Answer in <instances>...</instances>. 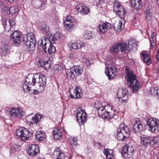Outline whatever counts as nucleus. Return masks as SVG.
<instances>
[{"mask_svg": "<svg viewBox=\"0 0 159 159\" xmlns=\"http://www.w3.org/2000/svg\"><path fill=\"white\" fill-rule=\"evenodd\" d=\"M46 76L39 73L34 74L33 76H28L25 80V84L33 86L36 84V89L34 90L35 94L41 93L43 90L46 84Z\"/></svg>", "mask_w": 159, "mask_h": 159, "instance_id": "f257e3e1", "label": "nucleus"}, {"mask_svg": "<svg viewBox=\"0 0 159 159\" xmlns=\"http://www.w3.org/2000/svg\"><path fill=\"white\" fill-rule=\"evenodd\" d=\"M137 42L134 40H130L128 44L119 43L112 46L111 50L115 53L120 51L122 54L127 53L132 50L135 46H137Z\"/></svg>", "mask_w": 159, "mask_h": 159, "instance_id": "f03ea898", "label": "nucleus"}, {"mask_svg": "<svg viewBox=\"0 0 159 159\" xmlns=\"http://www.w3.org/2000/svg\"><path fill=\"white\" fill-rule=\"evenodd\" d=\"M113 10L121 18L120 20L116 21L114 25V28L117 31H120L123 26L122 22L124 21L123 18L125 17L126 13L125 9L122 6L120 5L119 2H115L113 6Z\"/></svg>", "mask_w": 159, "mask_h": 159, "instance_id": "7ed1b4c3", "label": "nucleus"}, {"mask_svg": "<svg viewBox=\"0 0 159 159\" xmlns=\"http://www.w3.org/2000/svg\"><path fill=\"white\" fill-rule=\"evenodd\" d=\"M125 73L127 77L128 84L131 87L134 93L137 92L138 89L139 83L136 79V76L128 66L125 68Z\"/></svg>", "mask_w": 159, "mask_h": 159, "instance_id": "20e7f679", "label": "nucleus"}, {"mask_svg": "<svg viewBox=\"0 0 159 159\" xmlns=\"http://www.w3.org/2000/svg\"><path fill=\"white\" fill-rule=\"evenodd\" d=\"M10 24V28L11 31L13 32L10 35V39H12L14 45L16 46H20V39L21 38L20 32L18 30L13 31V30L15 27V22L14 19H12L11 20L8 19Z\"/></svg>", "mask_w": 159, "mask_h": 159, "instance_id": "39448f33", "label": "nucleus"}, {"mask_svg": "<svg viewBox=\"0 0 159 159\" xmlns=\"http://www.w3.org/2000/svg\"><path fill=\"white\" fill-rule=\"evenodd\" d=\"M24 44L28 49V52L31 54L34 52L36 46V39L33 34L30 33L25 37L23 40Z\"/></svg>", "mask_w": 159, "mask_h": 159, "instance_id": "423d86ee", "label": "nucleus"}, {"mask_svg": "<svg viewBox=\"0 0 159 159\" xmlns=\"http://www.w3.org/2000/svg\"><path fill=\"white\" fill-rule=\"evenodd\" d=\"M95 108L98 111V115L102 118L110 117L111 118L110 113L113 110V107L110 105L99 107H95Z\"/></svg>", "mask_w": 159, "mask_h": 159, "instance_id": "0eeeda50", "label": "nucleus"}, {"mask_svg": "<svg viewBox=\"0 0 159 159\" xmlns=\"http://www.w3.org/2000/svg\"><path fill=\"white\" fill-rule=\"evenodd\" d=\"M146 121V127L152 133H157L159 131V120L154 118H148Z\"/></svg>", "mask_w": 159, "mask_h": 159, "instance_id": "6e6552de", "label": "nucleus"}, {"mask_svg": "<svg viewBox=\"0 0 159 159\" xmlns=\"http://www.w3.org/2000/svg\"><path fill=\"white\" fill-rule=\"evenodd\" d=\"M129 128L125 125L121 124L117 130V138L119 141L126 140L129 137Z\"/></svg>", "mask_w": 159, "mask_h": 159, "instance_id": "1a4fd4ad", "label": "nucleus"}, {"mask_svg": "<svg viewBox=\"0 0 159 159\" xmlns=\"http://www.w3.org/2000/svg\"><path fill=\"white\" fill-rule=\"evenodd\" d=\"M16 135L21 137L24 141H27L32 139L33 133L30 132L25 128L20 127L16 130Z\"/></svg>", "mask_w": 159, "mask_h": 159, "instance_id": "9d476101", "label": "nucleus"}, {"mask_svg": "<svg viewBox=\"0 0 159 159\" xmlns=\"http://www.w3.org/2000/svg\"><path fill=\"white\" fill-rule=\"evenodd\" d=\"M84 43L79 39L69 42L67 44V46L69 50L73 51L75 50L81 49L85 46Z\"/></svg>", "mask_w": 159, "mask_h": 159, "instance_id": "9b49d317", "label": "nucleus"}, {"mask_svg": "<svg viewBox=\"0 0 159 159\" xmlns=\"http://www.w3.org/2000/svg\"><path fill=\"white\" fill-rule=\"evenodd\" d=\"M134 148L131 144H128L125 146L122 150L121 154L123 157L127 158L133 155Z\"/></svg>", "mask_w": 159, "mask_h": 159, "instance_id": "f8f14e48", "label": "nucleus"}, {"mask_svg": "<svg viewBox=\"0 0 159 159\" xmlns=\"http://www.w3.org/2000/svg\"><path fill=\"white\" fill-rule=\"evenodd\" d=\"M7 113L10 116H17L19 118L20 117L24 115V113L19 108H13L7 110Z\"/></svg>", "mask_w": 159, "mask_h": 159, "instance_id": "ddd939ff", "label": "nucleus"}, {"mask_svg": "<svg viewBox=\"0 0 159 159\" xmlns=\"http://www.w3.org/2000/svg\"><path fill=\"white\" fill-rule=\"evenodd\" d=\"M33 114H31L29 115L27 117V119L31 118V121H27V124L29 125L30 126L33 127V125H36L41 120L42 116L41 115L39 114H37L34 116H32Z\"/></svg>", "mask_w": 159, "mask_h": 159, "instance_id": "4468645a", "label": "nucleus"}, {"mask_svg": "<svg viewBox=\"0 0 159 159\" xmlns=\"http://www.w3.org/2000/svg\"><path fill=\"white\" fill-rule=\"evenodd\" d=\"M116 70L113 66L108 65L106 66L105 73L109 80L113 79L116 74Z\"/></svg>", "mask_w": 159, "mask_h": 159, "instance_id": "2eb2a0df", "label": "nucleus"}, {"mask_svg": "<svg viewBox=\"0 0 159 159\" xmlns=\"http://www.w3.org/2000/svg\"><path fill=\"white\" fill-rule=\"evenodd\" d=\"M39 148L36 144L30 145L27 150V153L31 157H34L39 152Z\"/></svg>", "mask_w": 159, "mask_h": 159, "instance_id": "dca6fc26", "label": "nucleus"}, {"mask_svg": "<svg viewBox=\"0 0 159 159\" xmlns=\"http://www.w3.org/2000/svg\"><path fill=\"white\" fill-rule=\"evenodd\" d=\"M87 115L81 110H77L76 114V120L80 125H83L86 121Z\"/></svg>", "mask_w": 159, "mask_h": 159, "instance_id": "f3484780", "label": "nucleus"}, {"mask_svg": "<svg viewBox=\"0 0 159 159\" xmlns=\"http://www.w3.org/2000/svg\"><path fill=\"white\" fill-rule=\"evenodd\" d=\"M112 25L110 23L106 22L104 23L98 25L99 31L102 33L106 32L108 29L112 28Z\"/></svg>", "mask_w": 159, "mask_h": 159, "instance_id": "a211bd4d", "label": "nucleus"}, {"mask_svg": "<svg viewBox=\"0 0 159 159\" xmlns=\"http://www.w3.org/2000/svg\"><path fill=\"white\" fill-rule=\"evenodd\" d=\"M76 9L82 15H87L89 12V8L84 5H77Z\"/></svg>", "mask_w": 159, "mask_h": 159, "instance_id": "6ab92c4d", "label": "nucleus"}, {"mask_svg": "<svg viewBox=\"0 0 159 159\" xmlns=\"http://www.w3.org/2000/svg\"><path fill=\"white\" fill-rule=\"evenodd\" d=\"M79 90L80 91V88L79 87H76L73 90L72 92H70L71 98L76 99L80 98L82 94L81 92H80Z\"/></svg>", "mask_w": 159, "mask_h": 159, "instance_id": "aec40b11", "label": "nucleus"}, {"mask_svg": "<svg viewBox=\"0 0 159 159\" xmlns=\"http://www.w3.org/2000/svg\"><path fill=\"white\" fill-rule=\"evenodd\" d=\"M53 134L54 138L56 140L61 139L63 133L59 127L55 128L53 131Z\"/></svg>", "mask_w": 159, "mask_h": 159, "instance_id": "412c9836", "label": "nucleus"}, {"mask_svg": "<svg viewBox=\"0 0 159 159\" xmlns=\"http://www.w3.org/2000/svg\"><path fill=\"white\" fill-rule=\"evenodd\" d=\"M131 3L133 7L137 10L142 7V0H131Z\"/></svg>", "mask_w": 159, "mask_h": 159, "instance_id": "4be33fe9", "label": "nucleus"}, {"mask_svg": "<svg viewBox=\"0 0 159 159\" xmlns=\"http://www.w3.org/2000/svg\"><path fill=\"white\" fill-rule=\"evenodd\" d=\"M72 70H73L76 77L82 74L83 72V69L82 67L76 65L72 67Z\"/></svg>", "mask_w": 159, "mask_h": 159, "instance_id": "5701e85b", "label": "nucleus"}, {"mask_svg": "<svg viewBox=\"0 0 159 159\" xmlns=\"http://www.w3.org/2000/svg\"><path fill=\"white\" fill-rule=\"evenodd\" d=\"M140 142L141 144L144 146H147L148 144L151 143V137H146L143 135L140 137Z\"/></svg>", "mask_w": 159, "mask_h": 159, "instance_id": "b1692460", "label": "nucleus"}, {"mask_svg": "<svg viewBox=\"0 0 159 159\" xmlns=\"http://www.w3.org/2000/svg\"><path fill=\"white\" fill-rule=\"evenodd\" d=\"M10 44L7 42H6L2 46L1 49V56H4L6 55L8 52H9L10 50Z\"/></svg>", "mask_w": 159, "mask_h": 159, "instance_id": "393cba45", "label": "nucleus"}, {"mask_svg": "<svg viewBox=\"0 0 159 159\" xmlns=\"http://www.w3.org/2000/svg\"><path fill=\"white\" fill-rule=\"evenodd\" d=\"M142 126L139 122H136L133 126V129L135 133L138 132L142 129Z\"/></svg>", "mask_w": 159, "mask_h": 159, "instance_id": "a878e982", "label": "nucleus"}, {"mask_svg": "<svg viewBox=\"0 0 159 159\" xmlns=\"http://www.w3.org/2000/svg\"><path fill=\"white\" fill-rule=\"evenodd\" d=\"M41 30H42L46 35H48L49 34V31L47 25L44 23H40L39 25Z\"/></svg>", "mask_w": 159, "mask_h": 159, "instance_id": "bb28decb", "label": "nucleus"}, {"mask_svg": "<svg viewBox=\"0 0 159 159\" xmlns=\"http://www.w3.org/2000/svg\"><path fill=\"white\" fill-rule=\"evenodd\" d=\"M2 24L3 27L6 31H11L10 22L8 19H4L3 20Z\"/></svg>", "mask_w": 159, "mask_h": 159, "instance_id": "cd10ccee", "label": "nucleus"}, {"mask_svg": "<svg viewBox=\"0 0 159 159\" xmlns=\"http://www.w3.org/2000/svg\"><path fill=\"white\" fill-rule=\"evenodd\" d=\"M66 78L67 79H74V78H76L73 70H72V68L66 71Z\"/></svg>", "mask_w": 159, "mask_h": 159, "instance_id": "c85d7f7f", "label": "nucleus"}, {"mask_svg": "<svg viewBox=\"0 0 159 159\" xmlns=\"http://www.w3.org/2000/svg\"><path fill=\"white\" fill-rule=\"evenodd\" d=\"M84 37L87 39H92L93 38V33L92 31L89 30H85L84 32Z\"/></svg>", "mask_w": 159, "mask_h": 159, "instance_id": "c756f323", "label": "nucleus"}, {"mask_svg": "<svg viewBox=\"0 0 159 159\" xmlns=\"http://www.w3.org/2000/svg\"><path fill=\"white\" fill-rule=\"evenodd\" d=\"M19 147L16 144L12 145L10 149V154L12 156L13 154L18 151Z\"/></svg>", "mask_w": 159, "mask_h": 159, "instance_id": "7c9ffc66", "label": "nucleus"}, {"mask_svg": "<svg viewBox=\"0 0 159 159\" xmlns=\"http://www.w3.org/2000/svg\"><path fill=\"white\" fill-rule=\"evenodd\" d=\"M151 143L154 144L156 147H158L159 145V137H151Z\"/></svg>", "mask_w": 159, "mask_h": 159, "instance_id": "2f4dec72", "label": "nucleus"}, {"mask_svg": "<svg viewBox=\"0 0 159 159\" xmlns=\"http://www.w3.org/2000/svg\"><path fill=\"white\" fill-rule=\"evenodd\" d=\"M35 139L39 141H41L45 138L44 134H43L41 131H39L35 134Z\"/></svg>", "mask_w": 159, "mask_h": 159, "instance_id": "473e14b6", "label": "nucleus"}, {"mask_svg": "<svg viewBox=\"0 0 159 159\" xmlns=\"http://www.w3.org/2000/svg\"><path fill=\"white\" fill-rule=\"evenodd\" d=\"M142 56L143 58V60L144 62L148 65H150L151 63V60L149 55L148 54L142 53Z\"/></svg>", "mask_w": 159, "mask_h": 159, "instance_id": "72a5a7b5", "label": "nucleus"}, {"mask_svg": "<svg viewBox=\"0 0 159 159\" xmlns=\"http://www.w3.org/2000/svg\"><path fill=\"white\" fill-rule=\"evenodd\" d=\"M48 48V50L47 51V53H46L47 54H54L56 51L55 47L52 45L51 43H50V45Z\"/></svg>", "mask_w": 159, "mask_h": 159, "instance_id": "f704fd0d", "label": "nucleus"}, {"mask_svg": "<svg viewBox=\"0 0 159 159\" xmlns=\"http://www.w3.org/2000/svg\"><path fill=\"white\" fill-rule=\"evenodd\" d=\"M29 84H26L25 82L23 85V90L25 92L31 94L32 93V90L30 89L29 86Z\"/></svg>", "mask_w": 159, "mask_h": 159, "instance_id": "c9c22d12", "label": "nucleus"}, {"mask_svg": "<svg viewBox=\"0 0 159 159\" xmlns=\"http://www.w3.org/2000/svg\"><path fill=\"white\" fill-rule=\"evenodd\" d=\"M146 17L148 20H150L152 19V14L151 10L148 7L146 11Z\"/></svg>", "mask_w": 159, "mask_h": 159, "instance_id": "e433bc0d", "label": "nucleus"}, {"mask_svg": "<svg viewBox=\"0 0 159 159\" xmlns=\"http://www.w3.org/2000/svg\"><path fill=\"white\" fill-rule=\"evenodd\" d=\"M50 41L47 42L46 43H44L42 45H39V47L41 48H42V50L45 52V53H47V51L46 50L48 46L50 45Z\"/></svg>", "mask_w": 159, "mask_h": 159, "instance_id": "4c0bfd02", "label": "nucleus"}, {"mask_svg": "<svg viewBox=\"0 0 159 159\" xmlns=\"http://www.w3.org/2000/svg\"><path fill=\"white\" fill-rule=\"evenodd\" d=\"M49 41H50L48 39H47L45 37H43L38 41V45L39 46Z\"/></svg>", "mask_w": 159, "mask_h": 159, "instance_id": "58836bf2", "label": "nucleus"}, {"mask_svg": "<svg viewBox=\"0 0 159 159\" xmlns=\"http://www.w3.org/2000/svg\"><path fill=\"white\" fill-rule=\"evenodd\" d=\"M151 93L152 95H154L155 96H157L159 98V89L153 88L151 89Z\"/></svg>", "mask_w": 159, "mask_h": 159, "instance_id": "ea45409f", "label": "nucleus"}, {"mask_svg": "<svg viewBox=\"0 0 159 159\" xmlns=\"http://www.w3.org/2000/svg\"><path fill=\"white\" fill-rule=\"evenodd\" d=\"M37 6H36L37 8H39L40 10H43L44 9V7L45 4L44 3H42L41 1L39 0H38L37 2Z\"/></svg>", "mask_w": 159, "mask_h": 159, "instance_id": "a19ab883", "label": "nucleus"}, {"mask_svg": "<svg viewBox=\"0 0 159 159\" xmlns=\"http://www.w3.org/2000/svg\"><path fill=\"white\" fill-rule=\"evenodd\" d=\"M9 12L11 14L13 15L18 14V8L16 7H11L9 9Z\"/></svg>", "mask_w": 159, "mask_h": 159, "instance_id": "79ce46f5", "label": "nucleus"}, {"mask_svg": "<svg viewBox=\"0 0 159 159\" xmlns=\"http://www.w3.org/2000/svg\"><path fill=\"white\" fill-rule=\"evenodd\" d=\"M65 26L67 30H72L75 28L74 25H73V23H65Z\"/></svg>", "mask_w": 159, "mask_h": 159, "instance_id": "37998d69", "label": "nucleus"}, {"mask_svg": "<svg viewBox=\"0 0 159 159\" xmlns=\"http://www.w3.org/2000/svg\"><path fill=\"white\" fill-rule=\"evenodd\" d=\"M61 152L60 151V150L59 148H57L55 150L53 153V156L54 158H56L58 157L59 155H60V154Z\"/></svg>", "mask_w": 159, "mask_h": 159, "instance_id": "c03bdc74", "label": "nucleus"}, {"mask_svg": "<svg viewBox=\"0 0 159 159\" xmlns=\"http://www.w3.org/2000/svg\"><path fill=\"white\" fill-rule=\"evenodd\" d=\"M154 40V37L152 35L150 39V41L151 48L152 49H153L154 48L155 45Z\"/></svg>", "mask_w": 159, "mask_h": 159, "instance_id": "a18cd8bd", "label": "nucleus"}, {"mask_svg": "<svg viewBox=\"0 0 159 159\" xmlns=\"http://www.w3.org/2000/svg\"><path fill=\"white\" fill-rule=\"evenodd\" d=\"M122 95L123 97L127 96L128 97L129 95V93L128 89L127 88H124L122 90Z\"/></svg>", "mask_w": 159, "mask_h": 159, "instance_id": "49530a36", "label": "nucleus"}, {"mask_svg": "<svg viewBox=\"0 0 159 159\" xmlns=\"http://www.w3.org/2000/svg\"><path fill=\"white\" fill-rule=\"evenodd\" d=\"M90 58L88 57H85L84 58L83 61L85 64L86 66H89L90 64Z\"/></svg>", "mask_w": 159, "mask_h": 159, "instance_id": "de8ad7c7", "label": "nucleus"}, {"mask_svg": "<svg viewBox=\"0 0 159 159\" xmlns=\"http://www.w3.org/2000/svg\"><path fill=\"white\" fill-rule=\"evenodd\" d=\"M77 139L76 138H73L70 141V144L73 146V148L75 147L77 144Z\"/></svg>", "mask_w": 159, "mask_h": 159, "instance_id": "09e8293b", "label": "nucleus"}, {"mask_svg": "<svg viewBox=\"0 0 159 159\" xmlns=\"http://www.w3.org/2000/svg\"><path fill=\"white\" fill-rule=\"evenodd\" d=\"M41 66L43 67H44L46 68L49 67L50 65L48 63V61H43L41 63Z\"/></svg>", "mask_w": 159, "mask_h": 159, "instance_id": "8fccbe9b", "label": "nucleus"}, {"mask_svg": "<svg viewBox=\"0 0 159 159\" xmlns=\"http://www.w3.org/2000/svg\"><path fill=\"white\" fill-rule=\"evenodd\" d=\"M57 34H55L54 35H51L49 38L51 39L52 41L53 42V43H55L57 40Z\"/></svg>", "mask_w": 159, "mask_h": 159, "instance_id": "3c124183", "label": "nucleus"}, {"mask_svg": "<svg viewBox=\"0 0 159 159\" xmlns=\"http://www.w3.org/2000/svg\"><path fill=\"white\" fill-rule=\"evenodd\" d=\"M103 152L104 154H108L109 155H113L112 151L110 150L109 151L108 149H105Z\"/></svg>", "mask_w": 159, "mask_h": 159, "instance_id": "603ef678", "label": "nucleus"}, {"mask_svg": "<svg viewBox=\"0 0 159 159\" xmlns=\"http://www.w3.org/2000/svg\"><path fill=\"white\" fill-rule=\"evenodd\" d=\"M74 20V18L73 17L70 16H68L67 17L66 21L67 22H68V23H73V20Z\"/></svg>", "mask_w": 159, "mask_h": 159, "instance_id": "864d4df0", "label": "nucleus"}, {"mask_svg": "<svg viewBox=\"0 0 159 159\" xmlns=\"http://www.w3.org/2000/svg\"><path fill=\"white\" fill-rule=\"evenodd\" d=\"M62 69V68L61 66L57 65L54 67V70L55 71H58L61 70Z\"/></svg>", "mask_w": 159, "mask_h": 159, "instance_id": "5fc2aeb1", "label": "nucleus"}, {"mask_svg": "<svg viewBox=\"0 0 159 159\" xmlns=\"http://www.w3.org/2000/svg\"><path fill=\"white\" fill-rule=\"evenodd\" d=\"M65 158L64 154L61 152L60 154V155H59V157L57 158V159H65Z\"/></svg>", "mask_w": 159, "mask_h": 159, "instance_id": "6e6d98bb", "label": "nucleus"}, {"mask_svg": "<svg viewBox=\"0 0 159 159\" xmlns=\"http://www.w3.org/2000/svg\"><path fill=\"white\" fill-rule=\"evenodd\" d=\"M107 157V159H112L113 158V155H108V154H105Z\"/></svg>", "mask_w": 159, "mask_h": 159, "instance_id": "4d7b16f0", "label": "nucleus"}, {"mask_svg": "<svg viewBox=\"0 0 159 159\" xmlns=\"http://www.w3.org/2000/svg\"><path fill=\"white\" fill-rule=\"evenodd\" d=\"M1 8L2 9V10L3 11H7L9 9V8L7 7L5 5H4V6L2 7Z\"/></svg>", "mask_w": 159, "mask_h": 159, "instance_id": "13d9d810", "label": "nucleus"}, {"mask_svg": "<svg viewBox=\"0 0 159 159\" xmlns=\"http://www.w3.org/2000/svg\"><path fill=\"white\" fill-rule=\"evenodd\" d=\"M101 0H95V3L96 5H98L101 3Z\"/></svg>", "mask_w": 159, "mask_h": 159, "instance_id": "bf43d9fd", "label": "nucleus"}, {"mask_svg": "<svg viewBox=\"0 0 159 159\" xmlns=\"http://www.w3.org/2000/svg\"><path fill=\"white\" fill-rule=\"evenodd\" d=\"M156 58L157 61H159V51H157V54L156 55Z\"/></svg>", "mask_w": 159, "mask_h": 159, "instance_id": "052dcab7", "label": "nucleus"}, {"mask_svg": "<svg viewBox=\"0 0 159 159\" xmlns=\"http://www.w3.org/2000/svg\"><path fill=\"white\" fill-rule=\"evenodd\" d=\"M4 4L3 2L0 0V8H1L2 7L4 6Z\"/></svg>", "mask_w": 159, "mask_h": 159, "instance_id": "680f3d73", "label": "nucleus"}, {"mask_svg": "<svg viewBox=\"0 0 159 159\" xmlns=\"http://www.w3.org/2000/svg\"><path fill=\"white\" fill-rule=\"evenodd\" d=\"M69 57L70 59H73L74 58V56L72 54H70Z\"/></svg>", "mask_w": 159, "mask_h": 159, "instance_id": "e2e57ef3", "label": "nucleus"}, {"mask_svg": "<svg viewBox=\"0 0 159 159\" xmlns=\"http://www.w3.org/2000/svg\"><path fill=\"white\" fill-rule=\"evenodd\" d=\"M6 1H8L11 3H13L14 1V0H5Z\"/></svg>", "mask_w": 159, "mask_h": 159, "instance_id": "0e129e2a", "label": "nucleus"}, {"mask_svg": "<svg viewBox=\"0 0 159 159\" xmlns=\"http://www.w3.org/2000/svg\"><path fill=\"white\" fill-rule=\"evenodd\" d=\"M129 41H128V42H129ZM126 42H127V41H126V43L125 44H126H126H128V43H126Z\"/></svg>", "mask_w": 159, "mask_h": 159, "instance_id": "69168bd1", "label": "nucleus"}]
</instances>
